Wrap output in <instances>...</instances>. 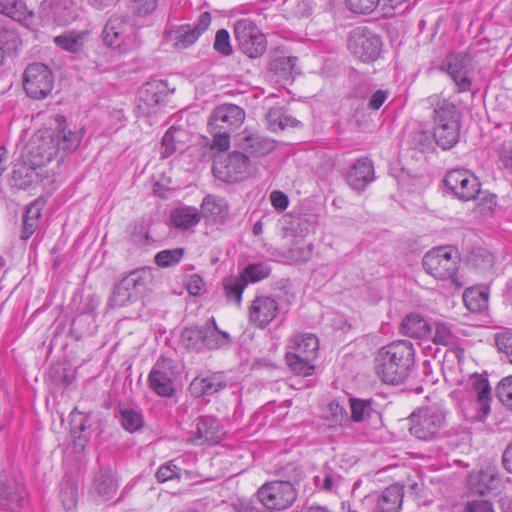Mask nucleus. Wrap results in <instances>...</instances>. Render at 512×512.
Returning <instances> with one entry per match:
<instances>
[{
	"label": "nucleus",
	"mask_w": 512,
	"mask_h": 512,
	"mask_svg": "<svg viewBox=\"0 0 512 512\" xmlns=\"http://www.w3.org/2000/svg\"><path fill=\"white\" fill-rule=\"evenodd\" d=\"M55 130H39L32 135L23 148V158L40 168L54 158L62 161L74 152L83 138V129L68 127L64 116H57Z\"/></svg>",
	"instance_id": "obj_1"
},
{
	"label": "nucleus",
	"mask_w": 512,
	"mask_h": 512,
	"mask_svg": "<svg viewBox=\"0 0 512 512\" xmlns=\"http://www.w3.org/2000/svg\"><path fill=\"white\" fill-rule=\"evenodd\" d=\"M415 364V350L408 340L393 341L380 348L374 358V369L381 381L391 385L403 383Z\"/></svg>",
	"instance_id": "obj_2"
},
{
	"label": "nucleus",
	"mask_w": 512,
	"mask_h": 512,
	"mask_svg": "<svg viewBox=\"0 0 512 512\" xmlns=\"http://www.w3.org/2000/svg\"><path fill=\"white\" fill-rule=\"evenodd\" d=\"M459 264L458 252L449 246L433 248L422 259L426 273L438 280H449L456 289H461L467 283L458 272Z\"/></svg>",
	"instance_id": "obj_3"
},
{
	"label": "nucleus",
	"mask_w": 512,
	"mask_h": 512,
	"mask_svg": "<svg viewBox=\"0 0 512 512\" xmlns=\"http://www.w3.org/2000/svg\"><path fill=\"white\" fill-rule=\"evenodd\" d=\"M245 120L244 110L234 104H223L216 107L208 121L209 131L213 136L212 148L225 151L230 146L231 133L240 127Z\"/></svg>",
	"instance_id": "obj_4"
},
{
	"label": "nucleus",
	"mask_w": 512,
	"mask_h": 512,
	"mask_svg": "<svg viewBox=\"0 0 512 512\" xmlns=\"http://www.w3.org/2000/svg\"><path fill=\"white\" fill-rule=\"evenodd\" d=\"M140 28L128 15L114 14L107 20L102 32L106 45L126 53L142 45Z\"/></svg>",
	"instance_id": "obj_5"
},
{
	"label": "nucleus",
	"mask_w": 512,
	"mask_h": 512,
	"mask_svg": "<svg viewBox=\"0 0 512 512\" xmlns=\"http://www.w3.org/2000/svg\"><path fill=\"white\" fill-rule=\"evenodd\" d=\"M409 421L411 435L423 441L439 438L445 428V415L436 407L419 408L411 414Z\"/></svg>",
	"instance_id": "obj_6"
},
{
	"label": "nucleus",
	"mask_w": 512,
	"mask_h": 512,
	"mask_svg": "<svg viewBox=\"0 0 512 512\" xmlns=\"http://www.w3.org/2000/svg\"><path fill=\"white\" fill-rule=\"evenodd\" d=\"M440 70L447 73L456 93L471 91L473 83V58L467 52H451L442 60Z\"/></svg>",
	"instance_id": "obj_7"
},
{
	"label": "nucleus",
	"mask_w": 512,
	"mask_h": 512,
	"mask_svg": "<svg viewBox=\"0 0 512 512\" xmlns=\"http://www.w3.org/2000/svg\"><path fill=\"white\" fill-rule=\"evenodd\" d=\"M347 45L355 58L370 63L378 59L383 44L378 34L365 26H359L349 33Z\"/></svg>",
	"instance_id": "obj_8"
},
{
	"label": "nucleus",
	"mask_w": 512,
	"mask_h": 512,
	"mask_svg": "<svg viewBox=\"0 0 512 512\" xmlns=\"http://www.w3.org/2000/svg\"><path fill=\"white\" fill-rule=\"evenodd\" d=\"M212 170L219 180L233 183L246 179L254 169L246 154L234 151L225 157L216 158Z\"/></svg>",
	"instance_id": "obj_9"
},
{
	"label": "nucleus",
	"mask_w": 512,
	"mask_h": 512,
	"mask_svg": "<svg viewBox=\"0 0 512 512\" xmlns=\"http://www.w3.org/2000/svg\"><path fill=\"white\" fill-rule=\"evenodd\" d=\"M259 502L272 510H285L297 499V491L289 481H272L263 484L256 493Z\"/></svg>",
	"instance_id": "obj_10"
},
{
	"label": "nucleus",
	"mask_w": 512,
	"mask_h": 512,
	"mask_svg": "<svg viewBox=\"0 0 512 512\" xmlns=\"http://www.w3.org/2000/svg\"><path fill=\"white\" fill-rule=\"evenodd\" d=\"M234 37L242 53L249 58L262 56L267 48L265 35L249 19H240L234 24Z\"/></svg>",
	"instance_id": "obj_11"
},
{
	"label": "nucleus",
	"mask_w": 512,
	"mask_h": 512,
	"mask_svg": "<svg viewBox=\"0 0 512 512\" xmlns=\"http://www.w3.org/2000/svg\"><path fill=\"white\" fill-rule=\"evenodd\" d=\"M54 75L51 69L43 63H33L26 67L23 73V88L28 97L41 100L52 92Z\"/></svg>",
	"instance_id": "obj_12"
},
{
	"label": "nucleus",
	"mask_w": 512,
	"mask_h": 512,
	"mask_svg": "<svg viewBox=\"0 0 512 512\" xmlns=\"http://www.w3.org/2000/svg\"><path fill=\"white\" fill-rule=\"evenodd\" d=\"M509 482L496 465L488 464L468 476L469 489L478 495L499 494Z\"/></svg>",
	"instance_id": "obj_13"
},
{
	"label": "nucleus",
	"mask_w": 512,
	"mask_h": 512,
	"mask_svg": "<svg viewBox=\"0 0 512 512\" xmlns=\"http://www.w3.org/2000/svg\"><path fill=\"white\" fill-rule=\"evenodd\" d=\"M28 492L22 478L9 472L0 473V508L15 511L24 507Z\"/></svg>",
	"instance_id": "obj_14"
},
{
	"label": "nucleus",
	"mask_w": 512,
	"mask_h": 512,
	"mask_svg": "<svg viewBox=\"0 0 512 512\" xmlns=\"http://www.w3.org/2000/svg\"><path fill=\"white\" fill-rule=\"evenodd\" d=\"M176 375L174 361L169 358L160 357L148 375L149 387L158 396L172 397L175 393L174 381Z\"/></svg>",
	"instance_id": "obj_15"
},
{
	"label": "nucleus",
	"mask_w": 512,
	"mask_h": 512,
	"mask_svg": "<svg viewBox=\"0 0 512 512\" xmlns=\"http://www.w3.org/2000/svg\"><path fill=\"white\" fill-rule=\"evenodd\" d=\"M444 184L462 201L474 200L481 190L478 178L466 169H453L447 172Z\"/></svg>",
	"instance_id": "obj_16"
},
{
	"label": "nucleus",
	"mask_w": 512,
	"mask_h": 512,
	"mask_svg": "<svg viewBox=\"0 0 512 512\" xmlns=\"http://www.w3.org/2000/svg\"><path fill=\"white\" fill-rule=\"evenodd\" d=\"M211 24V15L209 12H202L193 25L182 24L171 27L167 31V37L173 41L176 49H186L193 45L200 35L207 30Z\"/></svg>",
	"instance_id": "obj_17"
},
{
	"label": "nucleus",
	"mask_w": 512,
	"mask_h": 512,
	"mask_svg": "<svg viewBox=\"0 0 512 512\" xmlns=\"http://www.w3.org/2000/svg\"><path fill=\"white\" fill-rule=\"evenodd\" d=\"M278 313V301L268 295L255 296L248 310L249 321L260 329L266 328L277 317Z\"/></svg>",
	"instance_id": "obj_18"
},
{
	"label": "nucleus",
	"mask_w": 512,
	"mask_h": 512,
	"mask_svg": "<svg viewBox=\"0 0 512 512\" xmlns=\"http://www.w3.org/2000/svg\"><path fill=\"white\" fill-rule=\"evenodd\" d=\"M225 434L226 431L216 417L201 416L197 419L196 433L191 442L195 445H214L219 443Z\"/></svg>",
	"instance_id": "obj_19"
},
{
	"label": "nucleus",
	"mask_w": 512,
	"mask_h": 512,
	"mask_svg": "<svg viewBox=\"0 0 512 512\" xmlns=\"http://www.w3.org/2000/svg\"><path fill=\"white\" fill-rule=\"evenodd\" d=\"M429 105L433 107L434 124H453L460 123L461 112L456 104L442 94H433L427 99Z\"/></svg>",
	"instance_id": "obj_20"
},
{
	"label": "nucleus",
	"mask_w": 512,
	"mask_h": 512,
	"mask_svg": "<svg viewBox=\"0 0 512 512\" xmlns=\"http://www.w3.org/2000/svg\"><path fill=\"white\" fill-rule=\"evenodd\" d=\"M227 380L223 372L197 376L190 383L189 390L194 397H209L225 389Z\"/></svg>",
	"instance_id": "obj_21"
},
{
	"label": "nucleus",
	"mask_w": 512,
	"mask_h": 512,
	"mask_svg": "<svg viewBox=\"0 0 512 512\" xmlns=\"http://www.w3.org/2000/svg\"><path fill=\"white\" fill-rule=\"evenodd\" d=\"M39 168V166L33 165L30 161L24 159L23 153H21L20 159L16 160L13 166L11 185L18 189L30 188L38 182Z\"/></svg>",
	"instance_id": "obj_22"
},
{
	"label": "nucleus",
	"mask_w": 512,
	"mask_h": 512,
	"mask_svg": "<svg viewBox=\"0 0 512 512\" xmlns=\"http://www.w3.org/2000/svg\"><path fill=\"white\" fill-rule=\"evenodd\" d=\"M174 91L170 90L167 81L152 80L145 83L139 90V101L147 108H153L166 101Z\"/></svg>",
	"instance_id": "obj_23"
},
{
	"label": "nucleus",
	"mask_w": 512,
	"mask_h": 512,
	"mask_svg": "<svg viewBox=\"0 0 512 512\" xmlns=\"http://www.w3.org/2000/svg\"><path fill=\"white\" fill-rule=\"evenodd\" d=\"M373 179L374 168L367 158L358 159L346 174L348 185L357 191L364 190Z\"/></svg>",
	"instance_id": "obj_24"
},
{
	"label": "nucleus",
	"mask_w": 512,
	"mask_h": 512,
	"mask_svg": "<svg viewBox=\"0 0 512 512\" xmlns=\"http://www.w3.org/2000/svg\"><path fill=\"white\" fill-rule=\"evenodd\" d=\"M287 348V352L316 359L319 341L316 335L312 333H296L289 340Z\"/></svg>",
	"instance_id": "obj_25"
},
{
	"label": "nucleus",
	"mask_w": 512,
	"mask_h": 512,
	"mask_svg": "<svg viewBox=\"0 0 512 512\" xmlns=\"http://www.w3.org/2000/svg\"><path fill=\"white\" fill-rule=\"evenodd\" d=\"M404 491L403 487L393 484L385 488L381 494L377 496L375 511L376 512H399Z\"/></svg>",
	"instance_id": "obj_26"
},
{
	"label": "nucleus",
	"mask_w": 512,
	"mask_h": 512,
	"mask_svg": "<svg viewBox=\"0 0 512 512\" xmlns=\"http://www.w3.org/2000/svg\"><path fill=\"white\" fill-rule=\"evenodd\" d=\"M93 492L102 500H111L118 489V483L111 470H99L93 480Z\"/></svg>",
	"instance_id": "obj_27"
},
{
	"label": "nucleus",
	"mask_w": 512,
	"mask_h": 512,
	"mask_svg": "<svg viewBox=\"0 0 512 512\" xmlns=\"http://www.w3.org/2000/svg\"><path fill=\"white\" fill-rule=\"evenodd\" d=\"M204 328V348L208 350H216L228 347L232 343L229 333L220 330L217 327L214 318H210L203 325Z\"/></svg>",
	"instance_id": "obj_28"
},
{
	"label": "nucleus",
	"mask_w": 512,
	"mask_h": 512,
	"mask_svg": "<svg viewBox=\"0 0 512 512\" xmlns=\"http://www.w3.org/2000/svg\"><path fill=\"white\" fill-rule=\"evenodd\" d=\"M199 213L201 218L208 221L223 223L228 214V205L223 198L207 195L202 201Z\"/></svg>",
	"instance_id": "obj_29"
},
{
	"label": "nucleus",
	"mask_w": 512,
	"mask_h": 512,
	"mask_svg": "<svg viewBox=\"0 0 512 512\" xmlns=\"http://www.w3.org/2000/svg\"><path fill=\"white\" fill-rule=\"evenodd\" d=\"M117 417L121 426L129 433L141 430L145 424L142 411L138 407L120 403L117 407Z\"/></svg>",
	"instance_id": "obj_30"
},
{
	"label": "nucleus",
	"mask_w": 512,
	"mask_h": 512,
	"mask_svg": "<svg viewBox=\"0 0 512 512\" xmlns=\"http://www.w3.org/2000/svg\"><path fill=\"white\" fill-rule=\"evenodd\" d=\"M242 140L243 149L253 157H263L274 150V141L259 134L247 133Z\"/></svg>",
	"instance_id": "obj_31"
},
{
	"label": "nucleus",
	"mask_w": 512,
	"mask_h": 512,
	"mask_svg": "<svg viewBox=\"0 0 512 512\" xmlns=\"http://www.w3.org/2000/svg\"><path fill=\"white\" fill-rule=\"evenodd\" d=\"M186 136L187 133L184 129L174 126L170 127L161 141V157L168 158L176 151H183L186 147Z\"/></svg>",
	"instance_id": "obj_32"
},
{
	"label": "nucleus",
	"mask_w": 512,
	"mask_h": 512,
	"mask_svg": "<svg viewBox=\"0 0 512 512\" xmlns=\"http://www.w3.org/2000/svg\"><path fill=\"white\" fill-rule=\"evenodd\" d=\"M123 278L130 286L132 293L138 298L150 290L153 273L151 268L143 267L129 272Z\"/></svg>",
	"instance_id": "obj_33"
},
{
	"label": "nucleus",
	"mask_w": 512,
	"mask_h": 512,
	"mask_svg": "<svg viewBox=\"0 0 512 512\" xmlns=\"http://www.w3.org/2000/svg\"><path fill=\"white\" fill-rule=\"evenodd\" d=\"M400 330L410 337L427 338L432 332V327L421 315L411 313L402 320Z\"/></svg>",
	"instance_id": "obj_34"
},
{
	"label": "nucleus",
	"mask_w": 512,
	"mask_h": 512,
	"mask_svg": "<svg viewBox=\"0 0 512 512\" xmlns=\"http://www.w3.org/2000/svg\"><path fill=\"white\" fill-rule=\"evenodd\" d=\"M201 220V214L192 206H181L172 210L170 221L179 230H187L196 226Z\"/></svg>",
	"instance_id": "obj_35"
},
{
	"label": "nucleus",
	"mask_w": 512,
	"mask_h": 512,
	"mask_svg": "<svg viewBox=\"0 0 512 512\" xmlns=\"http://www.w3.org/2000/svg\"><path fill=\"white\" fill-rule=\"evenodd\" d=\"M433 135L439 147L444 150L454 147L460 135V123L451 122V124H434Z\"/></svg>",
	"instance_id": "obj_36"
},
{
	"label": "nucleus",
	"mask_w": 512,
	"mask_h": 512,
	"mask_svg": "<svg viewBox=\"0 0 512 512\" xmlns=\"http://www.w3.org/2000/svg\"><path fill=\"white\" fill-rule=\"evenodd\" d=\"M87 35L85 31H68L56 36L54 43L65 51L79 53L84 48Z\"/></svg>",
	"instance_id": "obj_37"
},
{
	"label": "nucleus",
	"mask_w": 512,
	"mask_h": 512,
	"mask_svg": "<svg viewBox=\"0 0 512 512\" xmlns=\"http://www.w3.org/2000/svg\"><path fill=\"white\" fill-rule=\"evenodd\" d=\"M22 39L18 30L11 25H3L0 27V49L3 56L15 55L22 47Z\"/></svg>",
	"instance_id": "obj_38"
},
{
	"label": "nucleus",
	"mask_w": 512,
	"mask_h": 512,
	"mask_svg": "<svg viewBox=\"0 0 512 512\" xmlns=\"http://www.w3.org/2000/svg\"><path fill=\"white\" fill-rule=\"evenodd\" d=\"M489 293L485 288H467L463 293V301L467 309L480 313L488 307Z\"/></svg>",
	"instance_id": "obj_39"
},
{
	"label": "nucleus",
	"mask_w": 512,
	"mask_h": 512,
	"mask_svg": "<svg viewBox=\"0 0 512 512\" xmlns=\"http://www.w3.org/2000/svg\"><path fill=\"white\" fill-rule=\"evenodd\" d=\"M269 128L273 132L283 130L287 127H295L299 121L288 115L283 107H274L269 109L266 115Z\"/></svg>",
	"instance_id": "obj_40"
},
{
	"label": "nucleus",
	"mask_w": 512,
	"mask_h": 512,
	"mask_svg": "<svg viewBox=\"0 0 512 512\" xmlns=\"http://www.w3.org/2000/svg\"><path fill=\"white\" fill-rule=\"evenodd\" d=\"M473 392L477 398L479 409L483 414V417L487 416L490 412V401H491V387L486 378L482 376H476L472 383Z\"/></svg>",
	"instance_id": "obj_41"
},
{
	"label": "nucleus",
	"mask_w": 512,
	"mask_h": 512,
	"mask_svg": "<svg viewBox=\"0 0 512 512\" xmlns=\"http://www.w3.org/2000/svg\"><path fill=\"white\" fill-rule=\"evenodd\" d=\"M50 13L59 25H66L76 18L75 8L70 0H53L50 4Z\"/></svg>",
	"instance_id": "obj_42"
},
{
	"label": "nucleus",
	"mask_w": 512,
	"mask_h": 512,
	"mask_svg": "<svg viewBox=\"0 0 512 512\" xmlns=\"http://www.w3.org/2000/svg\"><path fill=\"white\" fill-rule=\"evenodd\" d=\"M0 13L18 22H26L33 17L22 1L0 0Z\"/></svg>",
	"instance_id": "obj_43"
},
{
	"label": "nucleus",
	"mask_w": 512,
	"mask_h": 512,
	"mask_svg": "<svg viewBox=\"0 0 512 512\" xmlns=\"http://www.w3.org/2000/svg\"><path fill=\"white\" fill-rule=\"evenodd\" d=\"M180 340L182 345L191 351L200 352L204 348V328L202 326H191L183 329Z\"/></svg>",
	"instance_id": "obj_44"
},
{
	"label": "nucleus",
	"mask_w": 512,
	"mask_h": 512,
	"mask_svg": "<svg viewBox=\"0 0 512 512\" xmlns=\"http://www.w3.org/2000/svg\"><path fill=\"white\" fill-rule=\"evenodd\" d=\"M349 403L351 410L349 422H364L370 419L372 414L375 412L372 399L350 398Z\"/></svg>",
	"instance_id": "obj_45"
},
{
	"label": "nucleus",
	"mask_w": 512,
	"mask_h": 512,
	"mask_svg": "<svg viewBox=\"0 0 512 512\" xmlns=\"http://www.w3.org/2000/svg\"><path fill=\"white\" fill-rule=\"evenodd\" d=\"M430 326L432 327V332L427 338H430L434 344L450 346L455 343L456 336L452 331V326L450 324L435 321L430 324Z\"/></svg>",
	"instance_id": "obj_46"
},
{
	"label": "nucleus",
	"mask_w": 512,
	"mask_h": 512,
	"mask_svg": "<svg viewBox=\"0 0 512 512\" xmlns=\"http://www.w3.org/2000/svg\"><path fill=\"white\" fill-rule=\"evenodd\" d=\"M297 57H277L270 63V70L283 80H293L296 74Z\"/></svg>",
	"instance_id": "obj_47"
},
{
	"label": "nucleus",
	"mask_w": 512,
	"mask_h": 512,
	"mask_svg": "<svg viewBox=\"0 0 512 512\" xmlns=\"http://www.w3.org/2000/svg\"><path fill=\"white\" fill-rule=\"evenodd\" d=\"M137 299L132 293L130 286L124 278L117 282L114 286L112 295L109 299V305L112 308L123 307Z\"/></svg>",
	"instance_id": "obj_48"
},
{
	"label": "nucleus",
	"mask_w": 512,
	"mask_h": 512,
	"mask_svg": "<svg viewBox=\"0 0 512 512\" xmlns=\"http://www.w3.org/2000/svg\"><path fill=\"white\" fill-rule=\"evenodd\" d=\"M247 284V279L242 278L241 275L224 279L223 288L227 299L229 301H233L237 306H240L242 301V294Z\"/></svg>",
	"instance_id": "obj_49"
},
{
	"label": "nucleus",
	"mask_w": 512,
	"mask_h": 512,
	"mask_svg": "<svg viewBox=\"0 0 512 512\" xmlns=\"http://www.w3.org/2000/svg\"><path fill=\"white\" fill-rule=\"evenodd\" d=\"M286 362L289 368L297 375L310 376L314 373L315 365L313 364L314 358L300 356L294 353H286Z\"/></svg>",
	"instance_id": "obj_50"
},
{
	"label": "nucleus",
	"mask_w": 512,
	"mask_h": 512,
	"mask_svg": "<svg viewBox=\"0 0 512 512\" xmlns=\"http://www.w3.org/2000/svg\"><path fill=\"white\" fill-rule=\"evenodd\" d=\"M340 475L328 466L323 469L314 477L315 486L324 492H335L340 483Z\"/></svg>",
	"instance_id": "obj_51"
},
{
	"label": "nucleus",
	"mask_w": 512,
	"mask_h": 512,
	"mask_svg": "<svg viewBox=\"0 0 512 512\" xmlns=\"http://www.w3.org/2000/svg\"><path fill=\"white\" fill-rule=\"evenodd\" d=\"M72 417L73 418L71 420V433L75 437L74 443L77 447H81L82 449H84L85 445L89 441V437L83 434V432H85L87 428L86 424L88 422V417L81 413H78L77 415H74L72 413Z\"/></svg>",
	"instance_id": "obj_52"
},
{
	"label": "nucleus",
	"mask_w": 512,
	"mask_h": 512,
	"mask_svg": "<svg viewBox=\"0 0 512 512\" xmlns=\"http://www.w3.org/2000/svg\"><path fill=\"white\" fill-rule=\"evenodd\" d=\"M158 0H126L128 11L135 17L143 18L155 12Z\"/></svg>",
	"instance_id": "obj_53"
},
{
	"label": "nucleus",
	"mask_w": 512,
	"mask_h": 512,
	"mask_svg": "<svg viewBox=\"0 0 512 512\" xmlns=\"http://www.w3.org/2000/svg\"><path fill=\"white\" fill-rule=\"evenodd\" d=\"M78 486L72 482H66L61 489V502L66 512H77Z\"/></svg>",
	"instance_id": "obj_54"
},
{
	"label": "nucleus",
	"mask_w": 512,
	"mask_h": 512,
	"mask_svg": "<svg viewBox=\"0 0 512 512\" xmlns=\"http://www.w3.org/2000/svg\"><path fill=\"white\" fill-rule=\"evenodd\" d=\"M184 253V248L162 250L155 255V263L162 268L175 266L181 261Z\"/></svg>",
	"instance_id": "obj_55"
},
{
	"label": "nucleus",
	"mask_w": 512,
	"mask_h": 512,
	"mask_svg": "<svg viewBox=\"0 0 512 512\" xmlns=\"http://www.w3.org/2000/svg\"><path fill=\"white\" fill-rule=\"evenodd\" d=\"M271 268L266 263H255L248 265L241 274L242 278L249 282H258L270 275Z\"/></svg>",
	"instance_id": "obj_56"
},
{
	"label": "nucleus",
	"mask_w": 512,
	"mask_h": 512,
	"mask_svg": "<svg viewBox=\"0 0 512 512\" xmlns=\"http://www.w3.org/2000/svg\"><path fill=\"white\" fill-rule=\"evenodd\" d=\"M499 401L512 412V376L503 378L496 387Z\"/></svg>",
	"instance_id": "obj_57"
},
{
	"label": "nucleus",
	"mask_w": 512,
	"mask_h": 512,
	"mask_svg": "<svg viewBox=\"0 0 512 512\" xmlns=\"http://www.w3.org/2000/svg\"><path fill=\"white\" fill-rule=\"evenodd\" d=\"M380 4V0H345L348 10L356 14H370Z\"/></svg>",
	"instance_id": "obj_58"
},
{
	"label": "nucleus",
	"mask_w": 512,
	"mask_h": 512,
	"mask_svg": "<svg viewBox=\"0 0 512 512\" xmlns=\"http://www.w3.org/2000/svg\"><path fill=\"white\" fill-rule=\"evenodd\" d=\"M213 48L223 56H230L232 54L230 35L226 29H220L216 32Z\"/></svg>",
	"instance_id": "obj_59"
},
{
	"label": "nucleus",
	"mask_w": 512,
	"mask_h": 512,
	"mask_svg": "<svg viewBox=\"0 0 512 512\" xmlns=\"http://www.w3.org/2000/svg\"><path fill=\"white\" fill-rule=\"evenodd\" d=\"M180 471L181 469L174 464V461H169L158 468L156 479L162 483L176 478L179 479Z\"/></svg>",
	"instance_id": "obj_60"
},
{
	"label": "nucleus",
	"mask_w": 512,
	"mask_h": 512,
	"mask_svg": "<svg viewBox=\"0 0 512 512\" xmlns=\"http://www.w3.org/2000/svg\"><path fill=\"white\" fill-rule=\"evenodd\" d=\"M131 238L138 245L150 244L153 241L149 235L148 224L145 221L137 222L134 225Z\"/></svg>",
	"instance_id": "obj_61"
},
{
	"label": "nucleus",
	"mask_w": 512,
	"mask_h": 512,
	"mask_svg": "<svg viewBox=\"0 0 512 512\" xmlns=\"http://www.w3.org/2000/svg\"><path fill=\"white\" fill-rule=\"evenodd\" d=\"M289 258L296 263H304L311 259L313 247L309 245H295L288 251Z\"/></svg>",
	"instance_id": "obj_62"
},
{
	"label": "nucleus",
	"mask_w": 512,
	"mask_h": 512,
	"mask_svg": "<svg viewBox=\"0 0 512 512\" xmlns=\"http://www.w3.org/2000/svg\"><path fill=\"white\" fill-rule=\"evenodd\" d=\"M496 346L500 352L506 355L512 363V333H500L495 338Z\"/></svg>",
	"instance_id": "obj_63"
},
{
	"label": "nucleus",
	"mask_w": 512,
	"mask_h": 512,
	"mask_svg": "<svg viewBox=\"0 0 512 512\" xmlns=\"http://www.w3.org/2000/svg\"><path fill=\"white\" fill-rule=\"evenodd\" d=\"M462 512H495L491 502L484 499L469 500L463 506Z\"/></svg>",
	"instance_id": "obj_64"
}]
</instances>
